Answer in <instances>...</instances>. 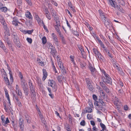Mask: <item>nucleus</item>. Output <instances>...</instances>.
I'll return each mask as SVG.
<instances>
[{
	"mask_svg": "<svg viewBox=\"0 0 131 131\" xmlns=\"http://www.w3.org/2000/svg\"><path fill=\"white\" fill-rule=\"evenodd\" d=\"M58 65L61 70V71L63 72V73H66V71L64 69L63 66V64L62 62H59V63H58Z\"/></svg>",
	"mask_w": 131,
	"mask_h": 131,
	"instance_id": "obj_9",
	"label": "nucleus"
},
{
	"mask_svg": "<svg viewBox=\"0 0 131 131\" xmlns=\"http://www.w3.org/2000/svg\"><path fill=\"white\" fill-rule=\"evenodd\" d=\"M49 84L51 87L53 88L55 84V82L52 80H49L48 81Z\"/></svg>",
	"mask_w": 131,
	"mask_h": 131,
	"instance_id": "obj_20",
	"label": "nucleus"
},
{
	"mask_svg": "<svg viewBox=\"0 0 131 131\" xmlns=\"http://www.w3.org/2000/svg\"><path fill=\"white\" fill-rule=\"evenodd\" d=\"M51 3L53 4H54L55 6H57L58 4L56 2L54 1L53 0H51Z\"/></svg>",
	"mask_w": 131,
	"mask_h": 131,
	"instance_id": "obj_60",
	"label": "nucleus"
},
{
	"mask_svg": "<svg viewBox=\"0 0 131 131\" xmlns=\"http://www.w3.org/2000/svg\"><path fill=\"white\" fill-rule=\"evenodd\" d=\"M100 125L101 127L102 128V129L105 130L106 129V127L105 125L103 124L101 122L100 123Z\"/></svg>",
	"mask_w": 131,
	"mask_h": 131,
	"instance_id": "obj_39",
	"label": "nucleus"
},
{
	"mask_svg": "<svg viewBox=\"0 0 131 131\" xmlns=\"http://www.w3.org/2000/svg\"><path fill=\"white\" fill-rule=\"evenodd\" d=\"M102 20L104 22L105 26L107 28H110L112 27V23L107 18L103 19Z\"/></svg>",
	"mask_w": 131,
	"mask_h": 131,
	"instance_id": "obj_6",
	"label": "nucleus"
},
{
	"mask_svg": "<svg viewBox=\"0 0 131 131\" xmlns=\"http://www.w3.org/2000/svg\"><path fill=\"white\" fill-rule=\"evenodd\" d=\"M104 76L103 78V82L106 84H111L112 83V80L109 75L107 74L105 71L103 72Z\"/></svg>",
	"mask_w": 131,
	"mask_h": 131,
	"instance_id": "obj_2",
	"label": "nucleus"
},
{
	"mask_svg": "<svg viewBox=\"0 0 131 131\" xmlns=\"http://www.w3.org/2000/svg\"><path fill=\"white\" fill-rule=\"evenodd\" d=\"M37 61L38 62L40 63V65H41V66H42L44 65L43 63L42 62V61L40 60L39 59H38Z\"/></svg>",
	"mask_w": 131,
	"mask_h": 131,
	"instance_id": "obj_50",
	"label": "nucleus"
},
{
	"mask_svg": "<svg viewBox=\"0 0 131 131\" xmlns=\"http://www.w3.org/2000/svg\"><path fill=\"white\" fill-rule=\"evenodd\" d=\"M4 40L5 42H6L8 45L10 49L12 50V51H13L14 49L12 47V44L11 43V41L7 35L5 34L4 37Z\"/></svg>",
	"mask_w": 131,
	"mask_h": 131,
	"instance_id": "obj_4",
	"label": "nucleus"
},
{
	"mask_svg": "<svg viewBox=\"0 0 131 131\" xmlns=\"http://www.w3.org/2000/svg\"><path fill=\"white\" fill-rule=\"evenodd\" d=\"M25 1L28 4L31 6L32 5V3L31 2V0H25Z\"/></svg>",
	"mask_w": 131,
	"mask_h": 131,
	"instance_id": "obj_44",
	"label": "nucleus"
},
{
	"mask_svg": "<svg viewBox=\"0 0 131 131\" xmlns=\"http://www.w3.org/2000/svg\"><path fill=\"white\" fill-rule=\"evenodd\" d=\"M93 130L92 131H97V129L96 128V126H93V128H92Z\"/></svg>",
	"mask_w": 131,
	"mask_h": 131,
	"instance_id": "obj_64",
	"label": "nucleus"
},
{
	"mask_svg": "<svg viewBox=\"0 0 131 131\" xmlns=\"http://www.w3.org/2000/svg\"><path fill=\"white\" fill-rule=\"evenodd\" d=\"M45 15L46 16V17L49 20L51 19V18L50 15L49 13H48L47 14H45Z\"/></svg>",
	"mask_w": 131,
	"mask_h": 131,
	"instance_id": "obj_55",
	"label": "nucleus"
},
{
	"mask_svg": "<svg viewBox=\"0 0 131 131\" xmlns=\"http://www.w3.org/2000/svg\"><path fill=\"white\" fill-rule=\"evenodd\" d=\"M18 21L16 19H14L12 22L13 24L15 26H18Z\"/></svg>",
	"mask_w": 131,
	"mask_h": 131,
	"instance_id": "obj_32",
	"label": "nucleus"
},
{
	"mask_svg": "<svg viewBox=\"0 0 131 131\" xmlns=\"http://www.w3.org/2000/svg\"><path fill=\"white\" fill-rule=\"evenodd\" d=\"M16 104L20 107H21L22 106V105L20 101L16 102Z\"/></svg>",
	"mask_w": 131,
	"mask_h": 131,
	"instance_id": "obj_47",
	"label": "nucleus"
},
{
	"mask_svg": "<svg viewBox=\"0 0 131 131\" xmlns=\"http://www.w3.org/2000/svg\"><path fill=\"white\" fill-rule=\"evenodd\" d=\"M8 69L9 71V74L10 75V79L11 82H13V76L12 71L11 70L10 68L8 67Z\"/></svg>",
	"mask_w": 131,
	"mask_h": 131,
	"instance_id": "obj_13",
	"label": "nucleus"
},
{
	"mask_svg": "<svg viewBox=\"0 0 131 131\" xmlns=\"http://www.w3.org/2000/svg\"><path fill=\"white\" fill-rule=\"evenodd\" d=\"M18 76L20 78V81L22 80H25L23 78V77L20 72H19L18 74Z\"/></svg>",
	"mask_w": 131,
	"mask_h": 131,
	"instance_id": "obj_36",
	"label": "nucleus"
},
{
	"mask_svg": "<svg viewBox=\"0 0 131 131\" xmlns=\"http://www.w3.org/2000/svg\"><path fill=\"white\" fill-rule=\"evenodd\" d=\"M3 74L4 75V79L5 82V84H6L7 86H10V84L9 82V81L8 78H7L6 73L5 72H4L3 73Z\"/></svg>",
	"mask_w": 131,
	"mask_h": 131,
	"instance_id": "obj_7",
	"label": "nucleus"
},
{
	"mask_svg": "<svg viewBox=\"0 0 131 131\" xmlns=\"http://www.w3.org/2000/svg\"><path fill=\"white\" fill-rule=\"evenodd\" d=\"M110 5L112 6V7H115L116 4L115 2L113 0H108Z\"/></svg>",
	"mask_w": 131,
	"mask_h": 131,
	"instance_id": "obj_28",
	"label": "nucleus"
},
{
	"mask_svg": "<svg viewBox=\"0 0 131 131\" xmlns=\"http://www.w3.org/2000/svg\"><path fill=\"white\" fill-rule=\"evenodd\" d=\"M9 121L8 118H7L6 119V120L5 121V123L4 124H3V125H5L6 124L9 123Z\"/></svg>",
	"mask_w": 131,
	"mask_h": 131,
	"instance_id": "obj_49",
	"label": "nucleus"
},
{
	"mask_svg": "<svg viewBox=\"0 0 131 131\" xmlns=\"http://www.w3.org/2000/svg\"><path fill=\"white\" fill-rule=\"evenodd\" d=\"M7 10V8L6 7H0V10L2 12H6Z\"/></svg>",
	"mask_w": 131,
	"mask_h": 131,
	"instance_id": "obj_31",
	"label": "nucleus"
},
{
	"mask_svg": "<svg viewBox=\"0 0 131 131\" xmlns=\"http://www.w3.org/2000/svg\"><path fill=\"white\" fill-rule=\"evenodd\" d=\"M37 112L38 114H39L40 118L42 119L43 117V116L42 114H41V112L40 111H38Z\"/></svg>",
	"mask_w": 131,
	"mask_h": 131,
	"instance_id": "obj_46",
	"label": "nucleus"
},
{
	"mask_svg": "<svg viewBox=\"0 0 131 131\" xmlns=\"http://www.w3.org/2000/svg\"><path fill=\"white\" fill-rule=\"evenodd\" d=\"M88 103L89 105L91 107H93V105L91 101H89L88 102Z\"/></svg>",
	"mask_w": 131,
	"mask_h": 131,
	"instance_id": "obj_63",
	"label": "nucleus"
},
{
	"mask_svg": "<svg viewBox=\"0 0 131 131\" xmlns=\"http://www.w3.org/2000/svg\"><path fill=\"white\" fill-rule=\"evenodd\" d=\"M18 38V36H16V37H14L13 40L14 43L17 46L20 47V44L19 42L17 40Z\"/></svg>",
	"mask_w": 131,
	"mask_h": 131,
	"instance_id": "obj_11",
	"label": "nucleus"
},
{
	"mask_svg": "<svg viewBox=\"0 0 131 131\" xmlns=\"http://www.w3.org/2000/svg\"><path fill=\"white\" fill-rule=\"evenodd\" d=\"M99 109L100 110H101L102 111H105V108L102 107V106H100L98 107Z\"/></svg>",
	"mask_w": 131,
	"mask_h": 131,
	"instance_id": "obj_51",
	"label": "nucleus"
},
{
	"mask_svg": "<svg viewBox=\"0 0 131 131\" xmlns=\"http://www.w3.org/2000/svg\"><path fill=\"white\" fill-rule=\"evenodd\" d=\"M56 24L55 25L56 26H60V23L59 21L58 20H56Z\"/></svg>",
	"mask_w": 131,
	"mask_h": 131,
	"instance_id": "obj_59",
	"label": "nucleus"
},
{
	"mask_svg": "<svg viewBox=\"0 0 131 131\" xmlns=\"http://www.w3.org/2000/svg\"><path fill=\"white\" fill-rule=\"evenodd\" d=\"M1 120L2 122V124L4 123L5 120L4 119V116L3 115L1 116Z\"/></svg>",
	"mask_w": 131,
	"mask_h": 131,
	"instance_id": "obj_61",
	"label": "nucleus"
},
{
	"mask_svg": "<svg viewBox=\"0 0 131 131\" xmlns=\"http://www.w3.org/2000/svg\"><path fill=\"white\" fill-rule=\"evenodd\" d=\"M35 19L37 21L38 24H39L40 23L42 22V21H43L41 20L37 14H35Z\"/></svg>",
	"mask_w": 131,
	"mask_h": 131,
	"instance_id": "obj_22",
	"label": "nucleus"
},
{
	"mask_svg": "<svg viewBox=\"0 0 131 131\" xmlns=\"http://www.w3.org/2000/svg\"><path fill=\"white\" fill-rule=\"evenodd\" d=\"M0 47L3 49V50L6 53H7L8 52V50L5 47L4 45L3 44V43L0 40Z\"/></svg>",
	"mask_w": 131,
	"mask_h": 131,
	"instance_id": "obj_12",
	"label": "nucleus"
},
{
	"mask_svg": "<svg viewBox=\"0 0 131 131\" xmlns=\"http://www.w3.org/2000/svg\"><path fill=\"white\" fill-rule=\"evenodd\" d=\"M29 85L31 96L32 97L31 98L34 100H35V97L36 96V94L34 87L30 81H29Z\"/></svg>",
	"mask_w": 131,
	"mask_h": 131,
	"instance_id": "obj_1",
	"label": "nucleus"
},
{
	"mask_svg": "<svg viewBox=\"0 0 131 131\" xmlns=\"http://www.w3.org/2000/svg\"><path fill=\"white\" fill-rule=\"evenodd\" d=\"M20 82L21 87L22 88L27 86H26V84L25 82V80L21 81Z\"/></svg>",
	"mask_w": 131,
	"mask_h": 131,
	"instance_id": "obj_25",
	"label": "nucleus"
},
{
	"mask_svg": "<svg viewBox=\"0 0 131 131\" xmlns=\"http://www.w3.org/2000/svg\"><path fill=\"white\" fill-rule=\"evenodd\" d=\"M85 113H91L92 112V108L90 107H86L85 108Z\"/></svg>",
	"mask_w": 131,
	"mask_h": 131,
	"instance_id": "obj_27",
	"label": "nucleus"
},
{
	"mask_svg": "<svg viewBox=\"0 0 131 131\" xmlns=\"http://www.w3.org/2000/svg\"><path fill=\"white\" fill-rule=\"evenodd\" d=\"M24 121L22 118H20L19 119V126H24Z\"/></svg>",
	"mask_w": 131,
	"mask_h": 131,
	"instance_id": "obj_29",
	"label": "nucleus"
},
{
	"mask_svg": "<svg viewBox=\"0 0 131 131\" xmlns=\"http://www.w3.org/2000/svg\"><path fill=\"white\" fill-rule=\"evenodd\" d=\"M4 106V109L5 110V111L6 112H8V109L6 106V104L5 103H4L3 104Z\"/></svg>",
	"mask_w": 131,
	"mask_h": 131,
	"instance_id": "obj_54",
	"label": "nucleus"
},
{
	"mask_svg": "<svg viewBox=\"0 0 131 131\" xmlns=\"http://www.w3.org/2000/svg\"><path fill=\"white\" fill-rule=\"evenodd\" d=\"M93 98L95 101L97 100V96L95 94H93Z\"/></svg>",
	"mask_w": 131,
	"mask_h": 131,
	"instance_id": "obj_62",
	"label": "nucleus"
},
{
	"mask_svg": "<svg viewBox=\"0 0 131 131\" xmlns=\"http://www.w3.org/2000/svg\"><path fill=\"white\" fill-rule=\"evenodd\" d=\"M97 59L98 60H99L101 62H104L105 61L104 58L101 54Z\"/></svg>",
	"mask_w": 131,
	"mask_h": 131,
	"instance_id": "obj_23",
	"label": "nucleus"
},
{
	"mask_svg": "<svg viewBox=\"0 0 131 131\" xmlns=\"http://www.w3.org/2000/svg\"><path fill=\"white\" fill-rule=\"evenodd\" d=\"M59 26H55V28L57 31L58 33L59 34H60L61 33V32L60 30L59 29Z\"/></svg>",
	"mask_w": 131,
	"mask_h": 131,
	"instance_id": "obj_41",
	"label": "nucleus"
},
{
	"mask_svg": "<svg viewBox=\"0 0 131 131\" xmlns=\"http://www.w3.org/2000/svg\"><path fill=\"white\" fill-rule=\"evenodd\" d=\"M14 13L16 14V16L19 17H21V11H18L16 8L15 10Z\"/></svg>",
	"mask_w": 131,
	"mask_h": 131,
	"instance_id": "obj_15",
	"label": "nucleus"
},
{
	"mask_svg": "<svg viewBox=\"0 0 131 131\" xmlns=\"http://www.w3.org/2000/svg\"><path fill=\"white\" fill-rule=\"evenodd\" d=\"M119 99L116 97L115 99V100L114 101V104L116 106V108H119Z\"/></svg>",
	"mask_w": 131,
	"mask_h": 131,
	"instance_id": "obj_21",
	"label": "nucleus"
},
{
	"mask_svg": "<svg viewBox=\"0 0 131 131\" xmlns=\"http://www.w3.org/2000/svg\"><path fill=\"white\" fill-rule=\"evenodd\" d=\"M87 86L91 91H92L93 90L94 88L91 84H89L87 85Z\"/></svg>",
	"mask_w": 131,
	"mask_h": 131,
	"instance_id": "obj_37",
	"label": "nucleus"
},
{
	"mask_svg": "<svg viewBox=\"0 0 131 131\" xmlns=\"http://www.w3.org/2000/svg\"><path fill=\"white\" fill-rule=\"evenodd\" d=\"M25 118L26 120L27 121V122L28 123H30V117L29 116L27 115H25Z\"/></svg>",
	"mask_w": 131,
	"mask_h": 131,
	"instance_id": "obj_34",
	"label": "nucleus"
},
{
	"mask_svg": "<svg viewBox=\"0 0 131 131\" xmlns=\"http://www.w3.org/2000/svg\"><path fill=\"white\" fill-rule=\"evenodd\" d=\"M24 93L26 95H28L29 90L27 86L23 88Z\"/></svg>",
	"mask_w": 131,
	"mask_h": 131,
	"instance_id": "obj_24",
	"label": "nucleus"
},
{
	"mask_svg": "<svg viewBox=\"0 0 131 131\" xmlns=\"http://www.w3.org/2000/svg\"><path fill=\"white\" fill-rule=\"evenodd\" d=\"M72 32L73 34L75 35L76 36H79V33L76 30H73Z\"/></svg>",
	"mask_w": 131,
	"mask_h": 131,
	"instance_id": "obj_56",
	"label": "nucleus"
},
{
	"mask_svg": "<svg viewBox=\"0 0 131 131\" xmlns=\"http://www.w3.org/2000/svg\"><path fill=\"white\" fill-rule=\"evenodd\" d=\"M103 89L107 93H109L110 92V90L106 86L104 87Z\"/></svg>",
	"mask_w": 131,
	"mask_h": 131,
	"instance_id": "obj_42",
	"label": "nucleus"
},
{
	"mask_svg": "<svg viewBox=\"0 0 131 131\" xmlns=\"http://www.w3.org/2000/svg\"><path fill=\"white\" fill-rule=\"evenodd\" d=\"M65 127L67 131H71L70 127L68 124H67L65 126Z\"/></svg>",
	"mask_w": 131,
	"mask_h": 131,
	"instance_id": "obj_38",
	"label": "nucleus"
},
{
	"mask_svg": "<svg viewBox=\"0 0 131 131\" xmlns=\"http://www.w3.org/2000/svg\"><path fill=\"white\" fill-rule=\"evenodd\" d=\"M43 76L42 78V80L44 81L46 78L47 74L46 70L45 69H43L42 70Z\"/></svg>",
	"mask_w": 131,
	"mask_h": 131,
	"instance_id": "obj_18",
	"label": "nucleus"
},
{
	"mask_svg": "<svg viewBox=\"0 0 131 131\" xmlns=\"http://www.w3.org/2000/svg\"><path fill=\"white\" fill-rule=\"evenodd\" d=\"M78 47L79 50L81 51L82 53V55H83V54L85 53V52L83 49V47L81 46L80 45H78Z\"/></svg>",
	"mask_w": 131,
	"mask_h": 131,
	"instance_id": "obj_30",
	"label": "nucleus"
},
{
	"mask_svg": "<svg viewBox=\"0 0 131 131\" xmlns=\"http://www.w3.org/2000/svg\"><path fill=\"white\" fill-rule=\"evenodd\" d=\"M60 56H57V61L58 63H59V62H61V60L60 58Z\"/></svg>",
	"mask_w": 131,
	"mask_h": 131,
	"instance_id": "obj_57",
	"label": "nucleus"
},
{
	"mask_svg": "<svg viewBox=\"0 0 131 131\" xmlns=\"http://www.w3.org/2000/svg\"><path fill=\"white\" fill-rule=\"evenodd\" d=\"M57 79L59 82L61 83L62 80L64 79V77L62 75H58L57 77Z\"/></svg>",
	"mask_w": 131,
	"mask_h": 131,
	"instance_id": "obj_19",
	"label": "nucleus"
},
{
	"mask_svg": "<svg viewBox=\"0 0 131 131\" xmlns=\"http://www.w3.org/2000/svg\"><path fill=\"white\" fill-rule=\"evenodd\" d=\"M4 91L6 97H7L9 96L8 94V90L6 89H4Z\"/></svg>",
	"mask_w": 131,
	"mask_h": 131,
	"instance_id": "obj_45",
	"label": "nucleus"
},
{
	"mask_svg": "<svg viewBox=\"0 0 131 131\" xmlns=\"http://www.w3.org/2000/svg\"><path fill=\"white\" fill-rule=\"evenodd\" d=\"M25 15L27 18L30 19H32V17L30 13L28 11H27L26 12Z\"/></svg>",
	"mask_w": 131,
	"mask_h": 131,
	"instance_id": "obj_16",
	"label": "nucleus"
},
{
	"mask_svg": "<svg viewBox=\"0 0 131 131\" xmlns=\"http://www.w3.org/2000/svg\"><path fill=\"white\" fill-rule=\"evenodd\" d=\"M99 12L100 13V16L101 17V18L102 20H103V19H105V18H106L105 17L104 14V13L101 10H99Z\"/></svg>",
	"mask_w": 131,
	"mask_h": 131,
	"instance_id": "obj_17",
	"label": "nucleus"
},
{
	"mask_svg": "<svg viewBox=\"0 0 131 131\" xmlns=\"http://www.w3.org/2000/svg\"><path fill=\"white\" fill-rule=\"evenodd\" d=\"M16 92L17 94L20 96V98H21L22 95V93L21 90L19 89L18 85L17 84L16 86Z\"/></svg>",
	"mask_w": 131,
	"mask_h": 131,
	"instance_id": "obj_8",
	"label": "nucleus"
},
{
	"mask_svg": "<svg viewBox=\"0 0 131 131\" xmlns=\"http://www.w3.org/2000/svg\"><path fill=\"white\" fill-rule=\"evenodd\" d=\"M51 50V51L50 53L53 55V56L54 57L56 56V50L54 47Z\"/></svg>",
	"mask_w": 131,
	"mask_h": 131,
	"instance_id": "obj_26",
	"label": "nucleus"
},
{
	"mask_svg": "<svg viewBox=\"0 0 131 131\" xmlns=\"http://www.w3.org/2000/svg\"><path fill=\"white\" fill-rule=\"evenodd\" d=\"M93 51L95 54L99 51V50L97 49L94 48L93 49Z\"/></svg>",
	"mask_w": 131,
	"mask_h": 131,
	"instance_id": "obj_53",
	"label": "nucleus"
},
{
	"mask_svg": "<svg viewBox=\"0 0 131 131\" xmlns=\"http://www.w3.org/2000/svg\"><path fill=\"white\" fill-rule=\"evenodd\" d=\"M117 8L118 10L121 12L123 13L124 12V10L121 6L117 5Z\"/></svg>",
	"mask_w": 131,
	"mask_h": 131,
	"instance_id": "obj_33",
	"label": "nucleus"
},
{
	"mask_svg": "<svg viewBox=\"0 0 131 131\" xmlns=\"http://www.w3.org/2000/svg\"><path fill=\"white\" fill-rule=\"evenodd\" d=\"M0 21L5 31H7L8 30V29L2 15H0Z\"/></svg>",
	"mask_w": 131,
	"mask_h": 131,
	"instance_id": "obj_3",
	"label": "nucleus"
},
{
	"mask_svg": "<svg viewBox=\"0 0 131 131\" xmlns=\"http://www.w3.org/2000/svg\"><path fill=\"white\" fill-rule=\"evenodd\" d=\"M42 43L44 44H45L47 42L46 37H43L42 38Z\"/></svg>",
	"mask_w": 131,
	"mask_h": 131,
	"instance_id": "obj_40",
	"label": "nucleus"
},
{
	"mask_svg": "<svg viewBox=\"0 0 131 131\" xmlns=\"http://www.w3.org/2000/svg\"><path fill=\"white\" fill-rule=\"evenodd\" d=\"M17 4L19 5H21L22 3V0H17Z\"/></svg>",
	"mask_w": 131,
	"mask_h": 131,
	"instance_id": "obj_48",
	"label": "nucleus"
},
{
	"mask_svg": "<svg viewBox=\"0 0 131 131\" xmlns=\"http://www.w3.org/2000/svg\"><path fill=\"white\" fill-rule=\"evenodd\" d=\"M80 124L81 125L83 126H84L85 125V121L84 120H82V121L80 122Z\"/></svg>",
	"mask_w": 131,
	"mask_h": 131,
	"instance_id": "obj_52",
	"label": "nucleus"
},
{
	"mask_svg": "<svg viewBox=\"0 0 131 131\" xmlns=\"http://www.w3.org/2000/svg\"><path fill=\"white\" fill-rule=\"evenodd\" d=\"M48 49H52L53 48H54V47H53L52 45L50 43H49L48 44Z\"/></svg>",
	"mask_w": 131,
	"mask_h": 131,
	"instance_id": "obj_43",
	"label": "nucleus"
},
{
	"mask_svg": "<svg viewBox=\"0 0 131 131\" xmlns=\"http://www.w3.org/2000/svg\"><path fill=\"white\" fill-rule=\"evenodd\" d=\"M89 67L90 71L91 74L93 76L95 77L96 74V71L94 67V66L91 63H89Z\"/></svg>",
	"mask_w": 131,
	"mask_h": 131,
	"instance_id": "obj_5",
	"label": "nucleus"
},
{
	"mask_svg": "<svg viewBox=\"0 0 131 131\" xmlns=\"http://www.w3.org/2000/svg\"><path fill=\"white\" fill-rule=\"evenodd\" d=\"M95 39L96 40H97L98 41L100 46L102 48L103 47H104V44L99 39V38L98 37L96 36L95 35Z\"/></svg>",
	"mask_w": 131,
	"mask_h": 131,
	"instance_id": "obj_14",
	"label": "nucleus"
},
{
	"mask_svg": "<svg viewBox=\"0 0 131 131\" xmlns=\"http://www.w3.org/2000/svg\"><path fill=\"white\" fill-rule=\"evenodd\" d=\"M27 40L28 42L30 44H31L32 43V40L31 38H27Z\"/></svg>",
	"mask_w": 131,
	"mask_h": 131,
	"instance_id": "obj_58",
	"label": "nucleus"
},
{
	"mask_svg": "<svg viewBox=\"0 0 131 131\" xmlns=\"http://www.w3.org/2000/svg\"><path fill=\"white\" fill-rule=\"evenodd\" d=\"M52 37L53 41L55 43L56 45L57 46H58L59 42L57 36L54 33H52Z\"/></svg>",
	"mask_w": 131,
	"mask_h": 131,
	"instance_id": "obj_10",
	"label": "nucleus"
},
{
	"mask_svg": "<svg viewBox=\"0 0 131 131\" xmlns=\"http://www.w3.org/2000/svg\"><path fill=\"white\" fill-rule=\"evenodd\" d=\"M74 56L71 55L70 56V58L71 59V60L73 64L75 65V63L74 61Z\"/></svg>",
	"mask_w": 131,
	"mask_h": 131,
	"instance_id": "obj_35",
	"label": "nucleus"
}]
</instances>
